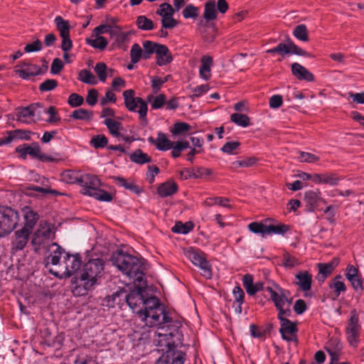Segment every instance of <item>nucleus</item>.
<instances>
[{
    "instance_id": "603ef678",
    "label": "nucleus",
    "mask_w": 364,
    "mask_h": 364,
    "mask_svg": "<svg viewBox=\"0 0 364 364\" xmlns=\"http://www.w3.org/2000/svg\"><path fill=\"white\" fill-rule=\"evenodd\" d=\"M166 95L164 94H159L155 97L149 96L147 97L148 102H151V106L153 109H161L165 105L166 103Z\"/></svg>"
},
{
    "instance_id": "4c0bfd02",
    "label": "nucleus",
    "mask_w": 364,
    "mask_h": 364,
    "mask_svg": "<svg viewBox=\"0 0 364 364\" xmlns=\"http://www.w3.org/2000/svg\"><path fill=\"white\" fill-rule=\"evenodd\" d=\"M230 200L228 198H222V197H210L205 199L203 202V205L205 207H210L215 205H218L225 208H230L231 206L228 205Z\"/></svg>"
},
{
    "instance_id": "4be33fe9",
    "label": "nucleus",
    "mask_w": 364,
    "mask_h": 364,
    "mask_svg": "<svg viewBox=\"0 0 364 364\" xmlns=\"http://www.w3.org/2000/svg\"><path fill=\"white\" fill-rule=\"evenodd\" d=\"M295 284L303 291H309L311 289L312 275L307 271H300L295 275Z\"/></svg>"
},
{
    "instance_id": "473e14b6",
    "label": "nucleus",
    "mask_w": 364,
    "mask_h": 364,
    "mask_svg": "<svg viewBox=\"0 0 364 364\" xmlns=\"http://www.w3.org/2000/svg\"><path fill=\"white\" fill-rule=\"evenodd\" d=\"M271 222V218L264 220V223L253 222L249 224V230L255 233L260 234L262 237L267 235V223Z\"/></svg>"
},
{
    "instance_id": "79ce46f5",
    "label": "nucleus",
    "mask_w": 364,
    "mask_h": 364,
    "mask_svg": "<svg viewBox=\"0 0 364 364\" xmlns=\"http://www.w3.org/2000/svg\"><path fill=\"white\" fill-rule=\"evenodd\" d=\"M292 34L296 39L301 41H309L308 31L306 26L304 24H299L296 26L294 28Z\"/></svg>"
},
{
    "instance_id": "7c9ffc66",
    "label": "nucleus",
    "mask_w": 364,
    "mask_h": 364,
    "mask_svg": "<svg viewBox=\"0 0 364 364\" xmlns=\"http://www.w3.org/2000/svg\"><path fill=\"white\" fill-rule=\"evenodd\" d=\"M54 22L60 37L70 35V26L68 21L65 20L60 16H58L55 18Z\"/></svg>"
},
{
    "instance_id": "052dcab7",
    "label": "nucleus",
    "mask_w": 364,
    "mask_h": 364,
    "mask_svg": "<svg viewBox=\"0 0 364 364\" xmlns=\"http://www.w3.org/2000/svg\"><path fill=\"white\" fill-rule=\"evenodd\" d=\"M341 181V178L335 173H323V184L336 186Z\"/></svg>"
},
{
    "instance_id": "f257e3e1",
    "label": "nucleus",
    "mask_w": 364,
    "mask_h": 364,
    "mask_svg": "<svg viewBox=\"0 0 364 364\" xmlns=\"http://www.w3.org/2000/svg\"><path fill=\"white\" fill-rule=\"evenodd\" d=\"M137 291L128 294L124 289H120L119 296L125 298V303L139 315V317L149 327L156 326L157 328L166 326L175 321L166 311L165 307L161 304L160 300L156 296H150L144 299L142 291L146 288L139 289L137 284H134Z\"/></svg>"
},
{
    "instance_id": "ea45409f",
    "label": "nucleus",
    "mask_w": 364,
    "mask_h": 364,
    "mask_svg": "<svg viewBox=\"0 0 364 364\" xmlns=\"http://www.w3.org/2000/svg\"><path fill=\"white\" fill-rule=\"evenodd\" d=\"M341 275L336 276L329 284V288L334 289L336 296H339L341 292H344L346 290V284L341 279Z\"/></svg>"
},
{
    "instance_id": "0e129e2a",
    "label": "nucleus",
    "mask_w": 364,
    "mask_h": 364,
    "mask_svg": "<svg viewBox=\"0 0 364 364\" xmlns=\"http://www.w3.org/2000/svg\"><path fill=\"white\" fill-rule=\"evenodd\" d=\"M95 72L102 82H105L107 79V65L104 63H98L95 66Z\"/></svg>"
},
{
    "instance_id": "f704fd0d",
    "label": "nucleus",
    "mask_w": 364,
    "mask_h": 364,
    "mask_svg": "<svg viewBox=\"0 0 364 364\" xmlns=\"http://www.w3.org/2000/svg\"><path fill=\"white\" fill-rule=\"evenodd\" d=\"M188 148H190V144L186 140L173 141V145L171 149V156L175 159L178 158L181 156V152Z\"/></svg>"
},
{
    "instance_id": "de8ad7c7",
    "label": "nucleus",
    "mask_w": 364,
    "mask_h": 364,
    "mask_svg": "<svg viewBox=\"0 0 364 364\" xmlns=\"http://www.w3.org/2000/svg\"><path fill=\"white\" fill-rule=\"evenodd\" d=\"M136 24L138 28L143 31H151L154 28V22L145 16H138Z\"/></svg>"
},
{
    "instance_id": "338daca9",
    "label": "nucleus",
    "mask_w": 364,
    "mask_h": 364,
    "mask_svg": "<svg viewBox=\"0 0 364 364\" xmlns=\"http://www.w3.org/2000/svg\"><path fill=\"white\" fill-rule=\"evenodd\" d=\"M240 146V142L238 141H228L223 146L221 151L228 154H235L234 151H235Z\"/></svg>"
},
{
    "instance_id": "e2e57ef3",
    "label": "nucleus",
    "mask_w": 364,
    "mask_h": 364,
    "mask_svg": "<svg viewBox=\"0 0 364 364\" xmlns=\"http://www.w3.org/2000/svg\"><path fill=\"white\" fill-rule=\"evenodd\" d=\"M298 159L300 162L305 163H316L320 160V158L318 156L304 151L299 152Z\"/></svg>"
},
{
    "instance_id": "e433bc0d",
    "label": "nucleus",
    "mask_w": 364,
    "mask_h": 364,
    "mask_svg": "<svg viewBox=\"0 0 364 364\" xmlns=\"http://www.w3.org/2000/svg\"><path fill=\"white\" fill-rule=\"evenodd\" d=\"M94 38H87L86 43L95 49L103 50L107 46V39L103 36H94Z\"/></svg>"
},
{
    "instance_id": "8fccbe9b",
    "label": "nucleus",
    "mask_w": 364,
    "mask_h": 364,
    "mask_svg": "<svg viewBox=\"0 0 364 364\" xmlns=\"http://www.w3.org/2000/svg\"><path fill=\"white\" fill-rule=\"evenodd\" d=\"M130 58L131 62L133 64H136L141 58L144 59V54L142 51V48L138 43H134L130 50Z\"/></svg>"
},
{
    "instance_id": "13d9d810",
    "label": "nucleus",
    "mask_w": 364,
    "mask_h": 364,
    "mask_svg": "<svg viewBox=\"0 0 364 364\" xmlns=\"http://www.w3.org/2000/svg\"><path fill=\"white\" fill-rule=\"evenodd\" d=\"M92 197L95 199L105 201L109 202L112 200V195L105 190L100 189V188L97 190H95V192L92 193Z\"/></svg>"
},
{
    "instance_id": "6e6552de",
    "label": "nucleus",
    "mask_w": 364,
    "mask_h": 364,
    "mask_svg": "<svg viewBox=\"0 0 364 364\" xmlns=\"http://www.w3.org/2000/svg\"><path fill=\"white\" fill-rule=\"evenodd\" d=\"M134 91L132 89L124 91V106L129 112L139 113L141 119H146L148 111L147 104L142 98L134 97Z\"/></svg>"
},
{
    "instance_id": "ddd939ff",
    "label": "nucleus",
    "mask_w": 364,
    "mask_h": 364,
    "mask_svg": "<svg viewBox=\"0 0 364 364\" xmlns=\"http://www.w3.org/2000/svg\"><path fill=\"white\" fill-rule=\"evenodd\" d=\"M101 185L100 179L95 175L83 174L80 176V186L83 195L92 196V193L97 190Z\"/></svg>"
},
{
    "instance_id": "6ab92c4d",
    "label": "nucleus",
    "mask_w": 364,
    "mask_h": 364,
    "mask_svg": "<svg viewBox=\"0 0 364 364\" xmlns=\"http://www.w3.org/2000/svg\"><path fill=\"white\" fill-rule=\"evenodd\" d=\"M147 140L149 143L154 145L156 149L161 151L170 150L173 145V141L162 132L157 133L156 138L149 136Z\"/></svg>"
},
{
    "instance_id": "1a4fd4ad",
    "label": "nucleus",
    "mask_w": 364,
    "mask_h": 364,
    "mask_svg": "<svg viewBox=\"0 0 364 364\" xmlns=\"http://www.w3.org/2000/svg\"><path fill=\"white\" fill-rule=\"evenodd\" d=\"M265 290L270 294V300L274 303L276 308L282 306H291L292 298L288 289L281 287L278 284L273 283L272 287H266Z\"/></svg>"
},
{
    "instance_id": "09e8293b",
    "label": "nucleus",
    "mask_w": 364,
    "mask_h": 364,
    "mask_svg": "<svg viewBox=\"0 0 364 364\" xmlns=\"http://www.w3.org/2000/svg\"><path fill=\"white\" fill-rule=\"evenodd\" d=\"M78 80L90 85H95L97 82L95 75L87 69H82L79 72Z\"/></svg>"
},
{
    "instance_id": "c85d7f7f",
    "label": "nucleus",
    "mask_w": 364,
    "mask_h": 364,
    "mask_svg": "<svg viewBox=\"0 0 364 364\" xmlns=\"http://www.w3.org/2000/svg\"><path fill=\"white\" fill-rule=\"evenodd\" d=\"M203 18L207 21H213L217 18L216 4L215 1L210 0L205 4Z\"/></svg>"
},
{
    "instance_id": "f3484780",
    "label": "nucleus",
    "mask_w": 364,
    "mask_h": 364,
    "mask_svg": "<svg viewBox=\"0 0 364 364\" xmlns=\"http://www.w3.org/2000/svg\"><path fill=\"white\" fill-rule=\"evenodd\" d=\"M21 211L24 220V225L22 228L31 232L39 220V215L37 211L30 206L23 207Z\"/></svg>"
},
{
    "instance_id": "cd10ccee",
    "label": "nucleus",
    "mask_w": 364,
    "mask_h": 364,
    "mask_svg": "<svg viewBox=\"0 0 364 364\" xmlns=\"http://www.w3.org/2000/svg\"><path fill=\"white\" fill-rule=\"evenodd\" d=\"M112 178L117 186L124 187L125 189L136 194L141 193V190L139 186H137L133 181H129L121 176H114Z\"/></svg>"
},
{
    "instance_id": "c9c22d12",
    "label": "nucleus",
    "mask_w": 364,
    "mask_h": 364,
    "mask_svg": "<svg viewBox=\"0 0 364 364\" xmlns=\"http://www.w3.org/2000/svg\"><path fill=\"white\" fill-rule=\"evenodd\" d=\"M130 35L131 32L129 31H122L114 40V45L123 50H126L127 49V43L130 41Z\"/></svg>"
},
{
    "instance_id": "a211bd4d",
    "label": "nucleus",
    "mask_w": 364,
    "mask_h": 364,
    "mask_svg": "<svg viewBox=\"0 0 364 364\" xmlns=\"http://www.w3.org/2000/svg\"><path fill=\"white\" fill-rule=\"evenodd\" d=\"M31 232L21 228L14 233V239L11 242V250L14 252L22 250L28 243Z\"/></svg>"
},
{
    "instance_id": "a18cd8bd",
    "label": "nucleus",
    "mask_w": 364,
    "mask_h": 364,
    "mask_svg": "<svg viewBox=\"0 0 364 364\" xmlns=\"http://www.w3.org/2000/svg\"><path fill=\"white\" fill-rule=\"evenodd\" d=\"M242 285L247 293L253 296L256 294V288L253 282V277L250 274H246L242 277Z\"/></svg>"
},
{
    "instance_id": "5fc2aeb1",
    "label": "nucleus",
    "mask_w": 364,
    "mask_h": 364,
    "mask_svg": "<svg viewBox=\"0 0 364 364\" xmlns=\"http://www.w3.org/2000/svg\"><path fill=\"white\" fill-rule=\"evenodd\" d=\"M176 10L168 3H163L159 6V9L156 11V14L161 18H165L168 16H173Z\"/></svg>"
},
{
    "instance_id": "69168bd1",
    "label": "nucleus",
    "mask_w": 364,
    "mask_h": 364,
    "mask_svg": "<svg viewBox=\"0 0 364 364\" xmlns=\"http://www.w3.org/2000/svg\"><path fill=\"white\" fill-rule=\"evenodd\" d=\"M36 159L42 162H57L60 160L58 154H55L54 156L48 155L43 153L41 148L39 149V154H38Z\"/></svg>"
},
{
    "instance_id": "2eb2a0df",
    "label": "nucleus",
    "mask_w": 364,
    "mask_h": 364,
    "mask_svg": "<svg viewBox=\"0 0 364 364\" xmlns=\"http://www.w3.org/2000/svg\"><path fill=\"white\" fill-rule=\"evenodd\" d=\"M48 247L50 251V254L45 259L46 267H48L50 264L59 265V267H61L62 262H60V259L62 255H65L67 252H65V250L55 242H53L48 245Z\"/></svg>"
},
{
    "instance_id": "c756f323",
    "label": "nucleus",
    "mask_w": 364,
    "mask_h": 364,
    "mask_svg": "<svg viewBox=\"0 0 364 364\" xmlns=\"http://www.w3.org/2000/svg\"><path fill=\"white\" fill-rule=\"evenodd\" d=\"M289 230V226L285 224H274L271 219V222L267 223V235H284Z\"/></svg>"
},
{
    "instance_id": "b1692460",
    "label": "nucleus",
    "mask_w": 364,
    "mask_h": 364,
    "mask_svg": "<svg viewBox=\"0 0 364 364\" xmlns=\"http://www.w3.org/2000/svg\"><path fill=\"white\" fill-rule=\"evenodd\" d=\"M156 63L159 66H164L170 63L173 60L172 55L168 48L160 44L156 52Z\"/></svg>"
},
{
    "instance_id": "0eeeda50",
    "label": "nucleus",
    "mask_w": 364,
    "mask_h": 364,
    "mask_svg": "<svg viewBox=\"0 0 364 364\" xmlns=\"http://www.w3.org/2000/svg\"><path fill=\"white\" fill-rule=\"evenodd\" d=\"M104 265L103 260L99 258L90 259L85 264L81 277L82 280H87V287H92L96 284L102 274Z\"/></svg>"
},
{
    "instance_id": "c03bdc74",
    "label": "nucleus",
    "mask_w": 364,
    "mask_h": 364,
    "mask_svg": "<svg viewBox=\"0 0 364 364\" xmlns=\"http://www.w3.org/2000/svg\"><path fill=\"white\" fill-rule=\"evenodd\" d=\"M108 139L104 134L95 135L91 138L90 144L95 149H103L107 146Z\"/></svg>"
},
{
    "instance_id": "37998d69",
    "label": "nucleus",
    "mask_w": 364,
    "mask_h": 364,
    "mask_svg": "<svg viewBox=\"0 0 364 364\" xmlns=\"http://www.w3.org/2000/svg\"><path fill=\"white\" fill-rule=\"evenodd\" d=\"M230 120L232 122H234L237 126L242 127H247L250 125V118L247 115L240 114V113H233L230 115Z\"/></svg>"
},
{
    "instance_id": "7ed1b4c3",
    "label": "nucleus",
    "mask_w": 364,
    "mask_h": 364,
    "mask_svg": "<svg viewBox=\"0 0 364 364\" xmlns=\"http://www.w3.org/2000/svg\"><path fill=\"white\" fill-rule=\"evenodd\" d=\"M113 264L137 284L139 289L146 287V281L141 261L133 255L120 253L112 259Z\"/></svg>"
},
{
    "instance_id": "774afa93",
    "label": "nucleus",
    "mask_w": 364,
    "mask_h": 364,
    "mask_svg": "<svg viewBox=\"0 0 364 364\" xmlns=\"http://www.w3.org/2000/svg\"><path fill=\"white\" fill-rule=\"evenodd\" d=\"M58 86V81L54 79H48L39 85L41 92H48L54 90Z\"/></svg>"
},
{
    "instance_id": "680f3d73",
    "label": "nucleus",
    "mask_w": 364,
    "mask_h": 364,
    "mask_svg": "<svg viewBox=\"0 0 364 364\" xmlns=\"http://www.w3.org/2000/svg\"><path fill=\"white\" fill-rule=\"evenodd\" d=\"M319 274H321L323 277V280H324L328 276H329L333 270V263H319L318 264Z\"/></svg>"
},
{
    "instance_id": "bb28decb",
    "label": "nucleus",
    "mask_w": 364,
    "mask_h": 364,
    "mask_svg": "<svg viewBox=\"0 0 364 364\" xmlns=\"http://www.w3.org/2000/svg\"><path fill=\"white\" fill-rule=\"evenodd\" d=\"M213 65V58L209 55H203L201 58V65L199 69L200 76L205 80L210 78V68Z\"/></svg>"
},
{
    "instance_id": "aec40b11",
    "label": "nucleus",
    "mask_w": 364,
    "mask_h": 364,
    "mask_svg": "<svg viewBox=\"0 0 364 364\" xmlns=\"http://www.w3.org/2000/svg\"><path fill=\"white\" fill-rule=\"evenodd\" d=\"M325 349L331 356V360L338 361L343 349V345L338 338L331 337L327 341Z\"/></svg>"
},
{
    "instance_id": "49530a36",
    "label": "nucleus",
    "mask_w": 364,
    "mask_h": 364,
    "mask_svg": "<svg viewBox=\"0 0 364 364\" xmlns=\"http://www.w3.org/2000/svg\"><path fill=\"white\" fill-rule=\"evenodd\" d=\"M120 289L113 293L112 295L107 296L106 297V300L107 302V306L109 307H114L115 306H121L125 302L126 299L122 296L118 295L119 294Z\"/></svg>"
},
{
    "instance_id": "2f4dec72",
    "label": "nucleus",
    "mask_w": 364,
    "mask_h": 364,
    "mask_svg": "<svg viewBox=\"0 0 364 364\" xmlns=\"http://www.w3.org/2000/svg\"><path fill=\"white\" fill-rule=\"evenodd\" d=\"M104 124L106 125L109 130V132L114 137H119L121 134L120 129H122V124L121 122L114 120L111 118H106L104 121Z\"/></svg>"
},
{
    "instance_id": "5701e85b",
    "label": "nucleus",
    "mask_w": 364,
    "mask_h": 364,
    "mask_svg": "<svg viewBox=\"0 0 364 364\" xmlns=\"http://www.w3.org/2000/svg\"><path fill=\"white\" fill-rule=\"evenodd\" d=\"M292 75L299 80L312 82L314 80V75L309 72L305 67L298 63L291 64Z\"/></svg>"
},
{
    "instance_id": "9b49d317",
    "label": "nucleus",
    "mask_w": 364,
    "mask_h": 364,
    "mask_svg": "<svg viewBox=\"0 0 364 364\" xmlns=\"http://www.w3.org/2000/svg\"><path fill=\"white\" fill-rule=\"evenodd\" d=\"M41 109L38 103H33L26 107H18L16 109V119L25 124L34 123L40 117Z\"/></svg>"
},
{
    "instance_id": "4468645a",
    "label": "nucleus",
    "mask_w": 364,
    "mask_h": 364,
    "mask_svg": "<svg viewBox=\"0 0 364 364\" xmlns=\"http://www.w3.org/2000/svg\"><path fill=\"white\" fill-rule=\"evenodd\" d=\"M15 73L22 79L28 80L31 77L40 75L41 69L37 65L22 62L16 65Z\"/></svg>"
},
{
    "instance_id": "f03ea898",
    "label": "nucleus",
    "mask_w": 364,
    "mask_h": 364,
    "mask_svg": "<svg viewBox=\"0 0 364 364\" xmlns=\"http://www.w3.org/2000/svg\"><path fill=\"white\" fill-rule=\"evenodd\" d=\"M181 322L178 320L171 321L166 326L157 328L155 332L154 342L159 350L164 353L155 364H183L186 353L178 349L182 346V334L179 332Z\"/></svg>"
},
{
    "instance_id": "a878e982",
    "label": "nucleus",
    "mask_w": 364,
    "mask_h": 364,
    "mask_svg": "<svg viewBox=\"0 0 364 364\" xmlns=\"http://www.w3.org/2000/svg\"><path fill=\"white\" fill-rule=\"evenodd\" d=\"M178 191V185L173 181L161 183L157 188V193L161 198L171 196Z\"/></svg>"
},
{
    "instance_id": "f8f14e48",
    "label": "nucleus",
    "mask_w": 364,
    "mask_h": 364,
    "mask_svg": "<svg viewBox=\"0 0 364 364\" xmlns=\"http://www.w3.org/2000/svg\"><path fill=\"white\" fill-rule=\"evenodd\" d=\"M81 264L82 261L79 254L70 255L66 253L60 267H62L63 273L70 277L80 268Z\"/></svg>"
},
{
    "instance_id": "72a5a7b5",
    "label": "nucleus",
    "mask_w": 364,
    "mask_h": 364,
    "mask_svg": "<svg viewBox=\"0 0 364 364\" xmlns=\"http://www.w3.org/2000/svg\"><path fill=\"white\" fill-rule=\"evenodd\" d=\"M130 160L138 164H144L151 161V158L140 149L135 150L129 156Z\"/></svg>"
},
{
    "instance_id": "dca6fc26",
    "label": "nucleus",
    "mask_w": 364,
    "mask_h": 364,
    "mask_svg": "<svg viewBox=\"0 0 364 364\" xmlns=\"http://www.w3.org/2000/svg\"><path fill=\"white\" fill-rule=\"evenodd\" d=\"M304 201L306 203L309 211H314L316 209L319 203L326 204V201L321 198V193L318 189L309 190L305 192Z\"/></svg>"
},
{
    "instance_id": "58836bf2",
    "label": "nucleus",
    "mask_w": 364,
    "mask_h": 364,
    "mask_svg": "<svg viewBox=\"0 0 364 364\" xmlns=\"http://www.w3.org/2000/svg\"><path fill=\"white\" fill-rule=\"evenodd\" d=\"M159 45V43H156L151 41H144L142 43L144 59H149L152 54L156 53Z\"/></svg>"
},
{
    "instance_id": "864d4df0",
    "label": "nucleus",
    "mask_w": 364,
    "mask_h": 364,
    "mask_svg": "<svg viewBox=\"0 0 364 364\" xmlns=\"http://www.w3.org/2000/svg\"><path fill=\"white\" fill-rule=\"evenodd\" d=\"M70 117L75 119L90 120L93 117V113L92 111L80 108L74 110Z\"/></svg>"
},
{
    "instance_id": "412c9836",
    "label": "nucleus",
    "mask_w": 364,
    "mask_h": 364,
    "mask_svg": "<svg viewBox=\"0 0 364 364\" xmlns=\"http://www.w3.org/2000/svg\"><path fill=\"white\" fill-rule=\"evenodd\" d=\"M280 323L279 332L282 338L287 341H291L298 331L296 324L289 319H282V322Z\"/></svg>"
},
{
    "instance_id": "4d7b16f0",
    "label": "nucleus",
    "mask_w": 364,
    "mask_h": 364,
    "mask_svg": "<svg viewBox=\"0 0 364 364\" xmlns=\"http://www.w3.org/2000/svg\"><path fill=\"white\" fill-rule=\"evenodd\" d=\"M267 53H278L279 55L290 54L289 42L288 43H280L276 47L266 50Z\"/></svg>"
},
{
    "instance_id": "39448f33",
    "label": "nucleus",
    "mask_w": 364,
    "mask_h": 364,
    "mask_svg": "<svg viewBox=\"0 0 364 364\" xmlns=\"http://www.w3.org/2000/svg\"><path fill=\"white\" fill-rule=\"evenodd\" d=\"M20 221L17 210L8 206H0V237L9 235L14 230Z\"/></svg>"
},
{
    "instance_id": "3c124183",
    "label": "nucleus",
    "mask_w": 364,
    "mask_h": 364,
    "mask_svg": "<svg viewBox=\"0 0 364 364\" xmlns=\"http://www.w3.org/2000/svg\"><path fill=\"white\" fill-rule=\"evenodd\" d=\"M193 228V224L191 222L182 223L181 222L176 223L175 225L171 228L173 232L179 234H188Z\"/></svg>"
},
{
    "instance_id": "20e7f679",
    "label": "nucleus",
    "mask_w": 364,
    "mask_h": 364,
    "mask_svg": "<svg viewBox=\"0 0 364 364\" xmlns=\"http://www.w3.org/2000/svg\"><path fill=\"white\" fill-rule=\"evenodd\" d=\"M55 227L53 224L47 221H41L34 232L31 244L36 252L41 248L46 247L50 240L55 238Z\"/></svg>"
},
{
    "instance_id": "bf43d9fd",
    "label": "nucleus",
    "mask_w": 364,
    "mask_h": 364,
    "mask_svg": "<svg viewBox=\"0 0 364 364\" xmlns=\"http://www.w3.org/2000/svg\"><path fill=\"white\" fill-rule=\"evenodd\" d=\"M198 8L193 4L187 5L182 11L183 16L185 18H196L198 16Z\"/></svg>"
},
{
    "instance_id": "393cba45",
    "label": "nucleus",
    "mask_w": 364,
    "mask_h": 364,
    "mask_svg": "<svg viewBox=\"0 0 364 364\" xmlns=\"http://www.w3.org/2000/svg\"><path fill=\"white\" fill-rule=\"evenodd\" d=\"M40 146L37 143H33L31 145L23 144L18 146L16 151L19 154L20 157L25 159L27 156H30L33 159H36L39 154Z\"/></svg>"
},
{
    "instance_id": "6e6d98bb",
    "label": "nucleus",
    "mask_w": 364,
    "mask_h": 364,
    "mask_svg": "<svg viewBox=\"0 0 364 364\" xmlns=\"http://www.w3.org/2000/svg\"><path fill=\"white\" fill-rule=\"evenodd\" d=\"M191 126L186 122H176L170 130L173 136L180 135L190 130Z\"/></svg>"
},
{
    "instance_id": "a19ab883",
    "label": "nucleus",
    "mask_w": 364,
    "mask_h": 364,
    "mask_svg": "<svg viewBox=\"0 0 364 364\" xmlns=\"http://www.w3.org/2000/svg\"><path fill=\"white\" fill-rule=\"evenodd\" d=\"M80 176L72 170H66L61 173V180L66 183L80 185Z\"/></svg>"
},
{
    "instance_id": "9d476101",
    "label": "nucleus",
    "mask_w": 364,
    "mask_h": 364,
    "mask_svg": "<svg viewBox=\"0 0 364 364\" xmlns=\"http://www.w3.org/2000/svg\"><path fill=\"white\" fill-rule=\"evenodd\" d=\"M361 326L359 324V317L355 309L350 311V316L346 327V338L350 346L357 347L359 343Z\"/></svg>"
},
{
    "instance_id": "423d86ee",
    "label": "nucleus",
    "mask_w": 364,
    "mask_h": 364,
    "mask_svg": "<svg viewBox=\"0 0 364 364\" xmlns=\"http://www.w3.org/2000/svg\"><path fill=\"white\" fill-rule=\"evenodd\" d=\"M186 257L195 265L198 267L200 274L205 279H211L213 272L211 265L207 259L206 255L199 249L188 247L184 251Z\"/></svg>"
}]
</instances>
